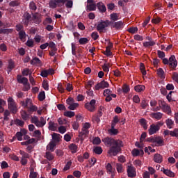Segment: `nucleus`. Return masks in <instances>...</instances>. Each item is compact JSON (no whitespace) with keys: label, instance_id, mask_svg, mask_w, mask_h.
Instances as JSON below:
<instances>
[{"label":"nucleus","instance_id":"603ef678","mask_svg":"<svg viewBox=\"0 0 178 178\" xmlns=\"http://www.w3.org/2000/svg\"><path fill=\"white\" fill-rule=\"evenodd\" d=\"M45 158H47V159L48 161H53L54 154H52V153H51V152H47L46 155H45Z\"/></svg>","mask_w":178,"mask_h":178},{"label":"nucleus","instance_id":"ea45409f","mask_svg":"<svg viewBox=\"0 0 178 178\" xmlns=\"http://www.w3.org/2000/svg\"><path fill=\"white\" fill-rule=\"evenodd\" d=\"M157 74L159 76V77H161V79H164L165 78V72L163 71V69L162 68H159L157 70Z\"/></svg>","mask_w":178,"mask_h":178},{"label":"nucleus","instance_id":"7c9ffc66","mask_svg":"<svg viewBox=\"0 0 178 178\" xmlns=\"http://www.w3.org/2000/svg\"><path fill=\"white\" fill-rule=\"evenodd\" d=\"M69 148L72 152V154H76L77 152V149L79 148L77 145L74 143L70 144L69 145Z\"/></svg>","mask_w":178,"mask_h":178},{"label":"nucleus","instance_id":"49530a36","mask_svg":"<svg viewBox=\"0 0 178 178\" xmlns=\"http://www.w3.org/2000/svg\"><path fill=\"white\" fill-rule=\"evenodd\" d=\"M108 133L111 134V136H117L118 133H119V131L115 128H111L108 129Z\"/></svg>","mask_w":178,"mask_h":178},{"label":"nucleus","instance_id":"a18cd8bd","mask_svg":"<svg viewBox=\"0 0 178 178\" xmlns=\"http://www.w3.org/2000/svg\"><path fill=\"white\" fill-rule=\"evenodd\" d=\"M15 124H16V126H20L21 127H23L24 126V122L23 120L17 118L15 120Z\"/></svg>","mask_w":178,"mask_h":178},{"label":"nucleus","instance_id":"bb28decb","mask_svg":"<svg viewBox=\"0 0 178 178\" xmlns=\"http://www.w3.org/2000/svg\"><path fill=\"white\" fill-rule=\"evenodd\" d=\"M55 147H56V143H55V142L54 141H51L47 146V149L48 151H51V152H54Z\"/></svg>","mask_w":178,"mask_h":178},{"label":"nucleus","instance_id":"2f4dec72","mask_svg":"<svg viewBox=\"0 0 178 178\" xmlns=\"http://www.w3.org/2000/svg\"><path fill=\"white\" fill-rule=\"evenodd\" d=\"M122 92L124 94H129L130 92V86L127 83L122 85Z\"/></svg>","mask_w":178,"mask_h":178},{"label":"nucleus","instance_id":"9b49d317","mask_svg":"<svg viewBox=\"0 0 178 178\" xmlns=\"http://www.w3.org/2000/svg\"><path fill=\"white\" fill-rule=\"evenodd\" d=\"M127 175H128V177H136V176H137V172H136V168H134V167L131 166V165H128L127 167Z\"/></svg>","mask_w":178,"mask_h":178},{"label":"nucleus","instance_id":"58836bf2","mask_svg":"<svg viewBox=\"0 0 178 178\" xmlns=\"http://www.w3.org/2000/svg\"><path fill=\"white\" fill-rule=\"evenodd\" d=\"M16 31L20 33V31H24V26L22 24H17L15 26Z\"/></svg>","mask_w":178,"mask_h":178},{"label":"nucleus","instance_id":"e433bc0d","mask_svg":"<svg viewBox=\"0 0 178 178\" xmlns=\"http://www.w3.org/2000/svg\"><path fill=\"white\" fill-rule=\"evenodd\" d=\"M52 138L56 141V143H59V141H60V134L53 133Z\"/></svg>","mask_w":178,"mask_h":178},{"label":"nucleus","instance_id":"864d4df0","mask_svg":"<svg viewBox=\"0 0 178 178\" xmlns=\"http://www.w3.org/2000/svg\"><path fill=\"white\" fill-rule=\"evenodd\" d=\"M21 116L23 120H28L29 118H30V115H29L26 111H22L21 113Z\"/></svg>","mask_w":178,"mask_h":178},{"label":"nucleus","instance_id":"79ce46f5","mask_svg":"<svg viewBox=\"0 0 178 178\" xmlns=\"http://www.w3.org/2000/svg\"><path fill=\"white\" fill-rule=\"evenodd\" d=\"M16 137L14 136L13 140L16 139V138H17L18 141H22V140H23V134H22V132L18 131L16 133Z\"/></svg>","mask_w":178,"mask_h":178},{"label":"nucleus","instance_id":"a211bd4d","mask_svg":"<svg viewBox=\"0 0 178 178\" xmlns=\"http://www.w3.org/2000/svg\"><path fill=\"white\" fill-rule=\"evenodd\" d=\"M154 162L156 163H162L163 162V156L159 154H155L153 158Z\"/></svg>","mask_w":178,"mask_h":178},{"label":"nucleus","instance_id":"6e6d98bb","mask_svg":"<svg viewBox=\"0 0 178 178\" xmlns=\"http://www.w3.org/2000/svg\"><path fill=\"white\" fill-rule=\"evenodd\" d=\"M116 170L119 173H123V165L120 163L116 164Z\"/></svg>","mask_w":178,"mask_h":178},{"label":"nucleus","instance_id":"bf43d9fd","mask_svg":"<svg viewBox=\"0 0 178 178\" xmlns=\"http://www.w3.org/2000/svg\"><path fill=\"white\" fill-rule=\"evenodd\" d=\"M38 108H37L36 106L31 105V106L28 107V112H37V110Z\"/></svg>","mask_w":178,"mask_h":178},{"label":"nucleus","instance_id":"69168bd1","mask_svg":"<svg viewBox=\"0 0 178 178\" xmlns=\"http://www.w3.org/2000/svg\"><path fill=\"white\" fill-rule=\"evenodd\" d=\"M51 23H52V18L51 17H47L43 22L44 26H47V24H51Z\"/></svg>","mask_w":178,"mask_h":178},{"label":"nucleus","instance_id":"6ab92c4d","mask_svg":"<svg viewBox=\"0 0 178 178\" xmlns=\"http://www.w3.org/2000/svg\"><path fill=\"white\" fill-rule=\"evenodd\" d=\"M161 172H163L165 176H168V177H175V172H172V170L169 169H165L163 168H161Z\"/></svg>","mask_w":178,"mask_h":178},{"label":"nucleus","instance_id":"3c124183","mask_svg":"<svg viewBox=\"0 0 178 178\" xmlns=\"http://www.w3.org/2000/svg\"><path fill=\"white\" fill-rule=\"evenodd\" d=\"M90 37L94 41H97V40L99 38V35H98V32L95 31L91 33Z\"/></svg>","mask_w":178,"mask_h":178},{"label":"nucleus","instance_id":"052dcab7","mask_svg":"<svg viewBox=\"0 0 178 178\" xmlns=\"http://www.w3.org/2000/svg\"><path fill=\"white\" fill-rule=\"evenodd\" d=\"M39 101H44L45 99V92H40L38 95Z\"/></svg>","mask_w":178,"mask_h":178},{"label":"nucleus","instance_id":"37998d69","mask_svg":"<svg viewBox=\"0 0 178 178\" xmlns=\"http://www.w3.org/2000/svg\"><path fill=\"white\" fill-rule=\"evenodd\" d=\"M93 152L97 155H101L102 154V147L97 146L93 149Z\"/></svg>","mask_w":178,"mask_h":178},{"label":"nucleus","instance_id":"13d9d810","mask_svg":"<svg viewBox=\"0 0 178 178\" xmlns=\"http://www.w3.org/2000/svg\"><path fill=\"white\" fill-rule=\"evenodd\" d=\"M29 9L31 10H37V5L34 1H31L29 3Z\"/></svg>","mask_w":178,"mask_h":178},{"label":"nucleus","instance_id":"8fccbe9b","mask_svg":"<svg viewBox=\"0 0 178 178\" xmlns=\"http://www.w3.org/2000/svg\"><path fill=\"white\" fill-rule=\"evenodd\" d=\"M140 69L143 76H145L147 74V71L145 70V66L144 65V63H141L140 64Z\"/></svg>","mask_w":178,"mask_h":178},{"label":"nucleus","instance_id":"72a5a7b5","mask_svg":"<svg viewBox=\"0 0 178 178\" xmlns=\"http://www.w3.org/2000/svg\"><path fill=\"white\" fill-rule=\"evenodd\" d=\"M140 123L142 127H143L144 130H147V129H148V125H147V120L142 118L140 120Z\"/></svg>","mask_w":178,"mask_h":178},{"label":"nucleus","instance_id":"a878e982","mask_svg":"<svg viewBox=\"0 0 178 178\" xmlns=\"http://www.w3.org/2000/svg\"><path fill=\"white\" fill-rule=\"evenodd\" d=\"M166 126L168 129H173V126H175V121L170 118H168L165 120Z\"/></svg>","mask_w":178,"mask_h":178},{"label":"nucleus","instance_id":"5fc2aeb1","mask_svg":"<svg viewBox=\"0 0 178 178\" xmlns=\"http://www.w3.org/2000/svg\"><path fill=\"white\" fill-rule=\"evenodd\" d=\"M74 115V111H65L64 113V116H66L67 118H73Z\"/></svg>","mask_w":178,"mask_h":178},{"label":"nucleus","instance_id":"dca6fc26","mask_svg":"<svg viewBox=\"0 0 178 178\" xmlns=\"http://www.w3.org/2000/svg\"><path fill=\"white\" fill-rule=\"evenodd\" d=\"M96 6L100 13H105V12H106V6H105V4H104V3L100 1L96 4Z\"/></svg>","mask_w":178,"mask_h":178},{"label":"nucleus","instance_id":"f3484780","mask_svg":"<svg viewBox=\"0 0 178 178\" xmlns=\"http://www.w3.org/2000/svg\"><path fill=\"white\" fill-rule=\"evenodd\" d=\"M157 131H159V129L155 126V124H152L148 130L149 136H152V134H156Z\"/></svg>","mask_w":178,"mask_h":178},{"label":"nucleus","instance_id":"39448f33","mask_svg":"<svg viewBox=\"0 0 178 178\" xmlns=\"http://www.w3.org/2000/svg\"><path fill=\"white\" fill-rule=\"evenodd\" d=\"M67 1V0H51L49 3V6L51 9H56L57 6L60 8L66 3Z\"/></svg>","mask_w":178,"mask_h":178},{"label":"nucleus","instance_id":"412c9836","mask_svg":"<svg viewBox=\"0 0 178 178\" xmlns=\"http://www.w3.org/2000/svg\"><path fill=\"white\" fill-rule=\"evenodd\" d=\"M163 116V113L161 112L152 113L151 114V118H152V119H156V120H161Z\"/></svg>","mask_w":178,"mask_h":178},{"label":"nucleus","instance_id":"09e8293b","mask_svg":"<svg viewBox=\"0 0 178 178\" xmlns=\"http://www.w3.org/2000/svg\"><path fill=\"white\" fill-rule=\"evenodd\" d=\"M76 108H79V103H72L68 106L70 111H74Z\"/></svg>","mask_w":178,"mask_h":178},{"label":"nucleus","instance_id":"f704fd0d","mask_svg":"<svg viewBox=\"0 0 178 178\" xmlns=\"http://www.w3.org/2000/svg\"><path fill=\"white\" fill-rule=\"evenodd\" d=\"M155 42L154 41H151V42H143V47L145 48H149V47H154L155 45Z\"/></svg>","mask_w":178,"mask_h":178},{"label":"nucleus","instance_id":"0eeeda50","mask_svg":"<svg viewBox=\"0 0 178 178\" xmlns=\"http://www.w3.org/2000/svg\"><path fill=\"white\" fill-rule=\"evenodd\" d=\"M159 105H161V109L163 112H165L168 113V115H170L172 113V108H170V106L165 102L163 100H159Z\"/></svg>","mask_w":178,"mask_h":178},{"label":"nucleus","instance_id":"473e14b6","mask_svg":"<svg viewBox=\"0 0 178 178\" xmlns=\"http://www.w3.org/2000/svg\"><path fill=\"white\" fill-rule=\"evenodd\" d=\"M110 19L113 22H116V21L119 20V14H118L116 13H111L110 15Z\"/></svg>","mask_w":178,"mask_h":178},{"label":"nucleus","instance_id":"c03bdc74","mask_svg":"<svg viewBox=\"0 0 178 178\" xmlns=\"http://www.w3.org/2000/svg\"><path fill=\"white\" fill-rule=\"evenodd\" d=\"M80 45H85V44H88V39L87 38H81L79 40Z\"/></svg>","mask_w":178,"mask_h":178},{"label":"nucleus","instance_id":"f8f14e48","mask_svg":"<svg viewBox=\"0 0 178 178\" xmlns=\"http://www.w3.org/2000/svg\"><path fill=\"white\" fill-rule=\"evenodd\" d=\"M90 134V131L88 129H84L82 128L81 131L79 134V137L81 143L84 141L86 137H88V134Z\"/></svg>","mask_w":178,"mask_h":178},{"label":"nucleus","instance_id":"4be33fe9","mask_svg":"<svg viewBox=\"0 0 178 178\" xmlns=\"http://www.w3.org/2000/svg\"><path fill=\"white\" fill-rule=\"evenodd\" d=\"M22 106H24V108H28L29 106H31L33 104V101L31 99L27 98L25 102H21Z\"/></svg>","mask_w":178,"mask_h":178},{"label":"nucleus","instance_id":"ddd939ff","mask_svg":"<svg viewBox=\"0 0 178 178\" xmlns=\"http://www.w3.org/2000/svg\"><path fill=\"white\" fill-rule=\"evenodd\" d=\"M106 172L108 175H111L112 177L115 176V173H116V169L112 167V164L110 163H107L106 165Z\"/></svg>","mask_w":178,"mask_h":178},{"label":"nucleus","instance_id":"5701e85b","mask_svg":"<svg viewBox=\"0 0 178 178\" xmlns=\"http://www.w3.org/2000/svg\"><path fill=\"white\" fill-rule=\"evenodd\" d=\"M132 155H133V156H138V155H141V156H143V155H144V150H143V149L139 150L138 149H134L132 150Z\"/></svg>","mask_w":178,"mask_h":178},{"label":"nucleus","instance_id":"393cba45","mask_svg":"<svg viewBox=\"0 0 178 178\" xmlns=\"http://www.w3.org/2000/svg\"><path fill=\"white\" fill-rule=\"evenodd\" d=\"M35 124V126H37V127H44V126L47 124V121H45V120H44V118L41 117L40 121H38Z\"/></svg>","mask_w":178,"mask_h":178},{"label":"nucleus","instance_id":"4c0bfd02","mask_svg":"<svg viewBox=\"0 0 178 178\" xmlns=\"http://www.w3.org/2000/svg\"><path fill=\"white\" fill-rule=\"evenodd\" d=\"M32 20L35 24H40V23H41V18L35 15H33Z\"/></svg>","mask_w":178,"mask_h":178},{"label":"nucleus","instance_id":"c9c22d12","mask_svg":"<svg viewBox=\"0 0 178 178\" xmlns=\"http://www.w3.org/2000/svg\"><path fill=\"white\" fill-rule=\"evenodd\" d=\"M20 5V1L19 0L12 1L9 3V6L11 8H15Z\"/></svg>","mask_w":178,"mask_h":178},{"label":"nucleus","instance_id":"f03ea898","mask_svg":"<svg viewBox=\"0 0 178 178\" xmlns=\"http://www.w3.org/2000/svg\"><path fill=\"white\" fill-rule=\"evenodd\" d=\"M163 63L164 65H168L171 69L176 70V67H177V60H176V56L175 55H172L169 59L163 58Z\"/></svg>","mask_w":178,"mask_h":178},{"label":"nucleus","instance_id":"e2e57ef3","mask_svg":"<svg viewBox=\"0 0 178 178\" xmlns=\"http://www.w3.org/2000/svg\"><path fill=\"white\" fill-rule=\"evenodd\" d=\"M37 176H38V173L37 172H34L33 169L31 170L29 178H37Z\"/></svg>","mask_w":178,"mask_h":178},{"label":"nucleus","instance_id":"20e7f679","mask_svg":"<svg viewBox=\"0 0 178 178\" xmlns=\"http://www.w3.org/2000/svg\"><path fill=\"white\" fill-rule=\"evenodd\" d=\"M8 106L10 112L16 115L17 113V104L15 102V99L12 97H8Z\"/></svg>","mask_w":178,"mask_h":178},{"label":"nucleus","instance_id":"0e129e2a","mask_svg":"<svg viewBox=\"0 0 178 178\" xmlns=\"http://www.w3.org/2000/svg\"><path fill=\"white\" fill-rule=\"evenodd\" d=\"M66 2H67L65 3L66 8H68L69 9H70L71 8H73V1H72V0H67Z\"/></svg>","mask_w":178,"mask_h":178},{"label":"nucleus","instance_id":"c756f323","mask_svg":"<svg viewBox=\"0 0 178 178\" xmlns=\"http://www.w3.org/2000/svg\"><path fill=\"white\" fill-rule=\"evenodd\" d=\"M134 90L136 92H141L145 90V86L137 85L134 87Z\"/></svg>","mask_w":178,"mask_h":178},{"label":"nucleus","instance_id":"6e6552de","mask_svg":"<svg viewBox=\"0 0 178 178\" xmlns=\"http://www.w3.org/2000/svg\"><path fill=\"white\" fill-rule=\"evenodd\" d=\"M97 101L95 99H92L90 102H87L85 104V108L89 111V112H95L96 107L95 104Z\"/></svg>","mask_w":178,"mask_h":178},{"label":"nucleus","instance_id":"338daca9","mask_svg":"<svg viewBox=\"0 0 178 178\" xmlns=\"http://www.w3.org/2000/svg\"><path fill=\"white\" fill-rule=\"evenodd\" d=\"M92 84H94V81H88L86 85V88L87 90H91V87H92Z\"/></svg>","mask_w":178,"mask_h":178},{"label":"nucleus","instance_id":"b1692460","mask_svg":"<svg viewBox=\"0 0 178 178\" xmlns=\"http://www.w3.org/2000/svg\"><path fill=\"white\" fill-rule=\"evenodd\" d=\"M13 69H15V61H13L12 59H10L8 60V73H10Z\"/></svg>","mask_w":178,"mask_h":178},{"label":"nucleus","instance_id":"aec40b11","mask_svg":"<svg viewBox=\"0 0 178 178\" xmlns=\"http://www.w3.org/2000/svg\"><path fill=\"white\" fill-rule=\"evenodd\" d=\"M113 28L115 30H122L123 29V22L118 21L113 24Z\"/></svg>","mask_w":178,"mask_h":178},{"label":"nucleus","instance_id":"cd10ccee","mask_svg":"<svg viewBox=\"0 0 178 178\" xmlns=\"http://www.w3.org/2000/svg\"><path fill=\"white\" fill-rule=\"evenodd\" d=\"M18 36L21 41H26V37H27V34H26L25 31H22L18 33Z\"/></svg>","mask_w":178,"mask_h":178},{"label":"nucleus","instance_id":"2eb2a0df","mask_svg":"<svg viewBox=\"0 0 178 178\" xmlns=\"http://www.w3.org/2000/svg\"><path fill=\"white\" fill-rule=\"evenodd\" d=\"M48 129L50 131H57L58 130V123H55L53 121H49Z\"/></svg>","mask_w":178,"mask_h":178},{"label":"nucleus","instance_id":"c85d7f7f","mask_svg":"<svg viewBox=\"0 0 178 178\" xmlns=\"http://www.w3.org/2000/svg\"><path fill=\"white\" fill-rule=\"evenodd\" d=\"M97 10V4L91 3L87 5V12H92Z\"/></svg>","mask_w":178,"mask_h":178},{"label":"nucleus","instance_id":"1a4fd4ad","mask_svg":"<svg viewBox=\"0 0 178 178\" xmlns=\"http://www.w3.org/2000/svg\"><path fill=\"white\" fill-rule=\"evenodd\" d=\"M109 87V83L105 81V80L102 81L95 86V88L97 91H99L101 88L104 90V88H108Z\"/></svg>","mask_w":178,"mask_h":178},{"label":"nucleus","instance_id":"4468645a","mask_svg":"<svg viewBox=\"0 0 178 178\" xmlns=\"http://www.w3.org/2000/svg\"><path fill=\"white\" fill-rule=\"evenodd\" d=\"M156 147H162L164 145L165 142L163 141V138L161 136L154 137V143Z\"/></svg>","mask_w":178,"mask_h":178},{"label":"nucleus","instance_id":"4d7b16f0","mask_svg":"<svg viewBox=\"0 0 178 178\" xmlns=\"http://www.w3.org/2000/svg\"><path fill=\"white\" fill-rule=\"evenodd\" d=\"M127 31H129V33H131V34H136V33H137V31H138V28L131 27V28L128 29Z\"/></svg>","mask_w":178,"mask_h":178},{"label":"nucleus","instance_id":"de8ad7c7","mask_svg":"<svg viewBox=\"0 0 178 178\" xmlns=\"http://www.w3.org/2000/svg\"><path fill=\"white\" fill-rule=\"evenodd\" d=\"M49 48L51 49L52 51H54V52H56V51H58V48H56V44H55V42H50L49 43Z\"/></svg>","mask_w":178,"mask_h":178},{"label":"nucleus","instance_id":"774afa93","mask_svg":"<svg viewBox=\"0 0 178 178\" xmlns=\"http://www.w3.org/2000/svg\"><path fill=\"white\" fill-rule=\"evenodd\" d=\"M172 80H174V81H176L178 83V73L174 72L172 74Z\"/></svg>","mask_w":178,"mask_h":178},{"label":"nucleus","instance_id":"a19ab883","mask_svg":"<svg viewBox=\"0 0 178 178\" xmlns=\"http://www.w3.org/2000/svg\"><path fill=\"white\" fill-rule=\"evenodd\" d=\"M31 65H41V60L38 57H35L32 60H31Z\"/></svg>","mask_w":178,"mask_h":178},{"label":"nucleus","instance_id":"423d86ee","mask_svg":"<svg viewBox=\"0 0 178 178\" xmlns=\"http://www.w3.org/2000/svg\"><path fill=\"white\" fill-rule=\"evenodd\" d=\"M110 24H112V22L109 20H106V21H101L98 23L97 26V30L99 31V33H102L106 27L110 26Z\"/></svg>","mask_w":178,"mask_h":178},{"label":"nucleus","instance_id":"680f3d73","mask_svg":"<svg viewBox=\"0 0 178 178\" xmlns=\"http://www.w3.org/2000/svg\"><path fill=\"white\" fill-rule=\"evenodd\" d=\"M42 86L45 91H48V90H49V85L48 84V81H44L42 83Z\"/></svg>","mask_w":178,"mask_h":178},{"label":"nucleus","instance_id":"9d476101","mask_svg":"<svg viewBox=\"0 0 178 178\" xmlns=\"http://www.w3.org/2000/svg\"><path fill=\"white\" fill-rule=\"evenodd\" d=\"M31 15L29 13H25L24 15H23V19H22V23L24 24L26 27H27L31 22Z\"/></svg>","mask_w":178,"mask_h":178},{"label":"nucleus","instance_id":"7ed1b4c3","mask_svg":"<svg viewBox=\"0 0 178 178\" xmlns=\"http://www.w3.org/2000/svg\"><path fill=\"white\" fill-rule=\"evenodd\" d=\"M17 81L19 84H23V91H29L31 88L30 83H29V79L26 77H22V75L17 76Z\"/></svg>","mask_w":178,"mask_h":178},{"label":"nucleus","instance_id":"f257e3e1","mask_svg":"<svg viewBox=\"0 0 178 178\" xmlns=\"http://www.w3.org/2000/svg\"><path fill=\"white\" fill-rule=\"evenodd\" d=\"M102 141L106 147H110L108 154L111 156H116L122 151V147H123V142L122 140H115L111 137H106L102 139Z\"/></svg>","mask_w":178,"mask_h":178}]
</instances>
